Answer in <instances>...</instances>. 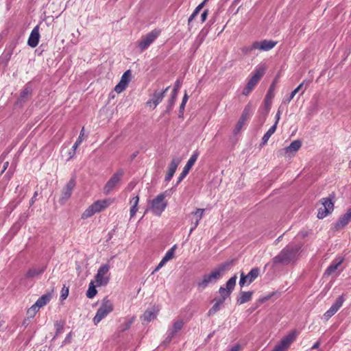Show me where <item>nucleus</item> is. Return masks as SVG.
I'll list each match as a JSON object with an SVG mask.
<instances>
[{"mask_svg":"<svg viewBox=\"0 0 351 351\" xmlns=\"http://www.w3.org/2000/svg\"><path fill=\"white\" fill-rule=\"evenodd\" d=\"M282 113V110H281V106L279 107L278 110V112L276 114V122L274 125H276V126L277 127V124L280 120V114Z\"/></svg>","mask_w":351,"mask_h":351,"instance_id":"obj_49","label":"nucleus"},{"mask_svg":"<svg viewBox=\"0 0 351 351\" xmlns=\"http://www.w3.org/2000/svg\"><path fill=\"white\" fill-rule=\"evenodd\" d=\"M112 203V200L110 199H103V200H98L93 204H92V206L96 213H99L101 210H104L107 207H108Z\"/></svg>","mask_w":351,"mask_h":351,"instance_id":"obj_28","label":"nucleus"},{"mask_svg":"<svg viewBox=\"0 0 351 351\" xmlns=\"http://www.w3.org/2000/svg\"><path fill=\"white\" fill-rule=\"evenodd\" d=\"M199 156V152L195 150L184 166L182 172L180 173L177 184H179L189 173Z\"/></svg>","mask_w":351,"mask_h":351,"instance_id":"obj_12","label":"nucleus"},{"mask_svg":"<svg viewBox=\"0 0 351 351\" xmlns=\"http://www.w3.org/2000/svg\"><path fill=\"white\" fill-rule=\"evenodd\" d=\"M223 303H224V301L219 300L218 298H215V304L208 311V315L211 316V315L215 314L218 311L220 310V308Z\"/></svg>","mask_w":351,"mask_h":351,"instance_id":"obj_33","label":"nucleus"},{"mask_svg":"<svg viewBox=\"0 0 351 351\" xmlns=\"http://www.w3.org/2000/svg\"><path fill=\"white\" fill-rule=\"evenodd\" d=\"M39 308L34 304L28 311L27 314L30 317H34L36 313L38 311Z\"/></svg>","mask_w":351,"mask_h":351,"instance_id":"obj_46","label":"nucleus"},{"mask_svg":"<svg viewBox=\"0 0 351 351\" xmlns=\"http://www.w3.org/2000/svg\"><path fill=\"white\" fill-rule=\"evenodd\" d=\"M37 196H38V192L36 191V192H34V195H33V197H32V199H31V200L29 202L30 206L34 204V203L35 202V200H36V198Z\"/></svg>","mask_w":351,"mask_h":351,"instance_id":"obj_54","label":"nucleus"},{"mask_svg":"<svg viewBox=\"0 0 351 351\" xmlns=\"http://www.w3.org/2000/svg\"><path fill=\"white\" fill-rule=\"evenodd\" d=\"M309 84V82H306V80H304L296 88H295L290 94V95L287 97L283 99L282 103L284 104H289L295 97V95L301 92L300 95H303L305 92L307 86Z\"/></svg>","mask_w":351,"mask_h":351,"instance_id":"obj_19","label":"nucleus"},{"mask_svg":"<svg viewBox=\"0 0 351 351\" xmlns=\"http://www.w3.org/2000/svg\"><path fill=\"white\" fill-rule=\"evenodd\" d=\"M191 217H192L191 220L196 221V217H194L193 216H191Z\"/></svg>","mask_w":351,"mask_h":351,"instance_id":"obj_64","label":"nucleus"},{"mask_svg":"<svg viewBox=\"0 0 351 351\" xmlns=\"http://www.w3.org/2000/svg\"><path fill=\"white\" fill-rule=\"evenodd\" d=\"M204 212L205 209L204 208H197L196 210L191 212L189 215V217L191 216L196 217V221H191V228L190 229L189 234H191L193 232V231H194L195 228L198 226L199 221H201L204 216Z\"/></svg>","mask_w":351,"mask_h":351,"instance_id":"obj_18","label":"nucleus"},{"mask_svg":"<svg viewBox=\"0 0 351 351\" xmlns=\"http://www.w3.org/2000/svg\"><path fill=\"white\" fill-rule=\"evenodd\" d=\"M181 86V82L179 80H176L171 97L168 100V105L167 106V112H169L174 105L178 92Z\"/></svg>","mask_w":351,"mask_h":351,"instance_id":"obj_22","label":"nucleus"},{"mask_svg":"<svg viewBox=\"0 0 351 351\" xmlns=\"http://www.w3.org/2000/svg\"><path fill=\"white\" fill-rule=\"evenodd\" d=\"M7 175L8 176V179H10V178L12 176V173H11L10 171L7 173Z\"/></svg>","mask_w":351,"mask_h":351,"instance_id":"obj_63","label":"nucleus"},{"mask_svg":"<svg viewBox=\"0 0 351 351\" xmlns=\"http://www.w3.org/2000/svg\"><path fill=\"white\" fill-rule=\"evenodd\" d=\"M232 265L233 261L224 262L213 269L210 274L204 275L202 279L197 282L198 290L203 291L209 285L215 284L223 276L226 271L231 268Z\"/></svg>","mask_w":351,"mask_h":351,"instance_id":"obj_1","label":"nucleus"},{"mask_svg":"<svg viewBox=\"0 0 351 351\" xmlns=\"http://www.w3.org/2000/svg\"><path fill=\"white\" fill-rule=\"evenodd\" d=\"M114 306L112 302L108 298H104L100 307L98 308L95 316L93 318V322L97 325L104 318H105L110 313L113 311Z\"/></svg>","mask_w":351,"mask_h":351,"instance_id":"obj_4","label":"nucleus"},{"mask_svg":"<svg viewBox=\"0 0 351 351\" xmlns=\"http://www.w3.org/2000/svg\"><path fill=\"white\" fill-rule=\"evenodd\" d=\"M110 267L108 265L105 264L101 265L95 277L97 286H104L108 284L109 278L106 276L108 272Z\"/></svg>","mask_w":351,"mask_h":351,"instance_id":"obj_10","label":"nucleus"},{"mask_svg":"<svg viewBox=\"0 0 351 351\" xmlns=\"http://www.w3.org/2000/svg\"><path fill=\"white\" fill-rule=\"evenodd\" d=\"M250 105L248 104L245 107L240 119L236 124L235 128L234 130V134H238L241 130L243 125L245 124V122L250 117Z\"/></svg>","mask_w":351,"mask_h":351,"instance_id":"obj_17","label":"nucleus"},{"mask_svg":"<svg viewBox=\"0 0 351 351\" xmlns=\"http://www.w3.org/2000/svg\"><path fill=\"white\" fill-rule=\"evenodd\" d=\"M131 71L130 70L126 71L121 76L120 82L128 86L131 80Z\"/></svg>","mask_w":351,"mask_h":351,"instance_id":"obj_40","label":"nucleus"},{"mask_svg":"<svg viewBox=\"0 0 351 351\" xmlns=\"http://www.w3.org/2000/svg\"><path fill=\"white\" fill-rule=\"evenodd\" d=\"M272 295H273V294H271V295H267V296H266V297L261 298H260V299H259V301H260L261 302H262V303H263V302H266L267 300H269V299L271 298V297L272 296Z\"/></svg>","mask_w":351,"mask_h":351,"instance_id":"obj_57","label":"nucleus"},{"mask_svg":"<svg viewBox=\"0 0 351 351\" xmlns=\"http://www.w3.org/2000/svg\"><path fill=\"white\" fill-rule=\"evenodd\" d=\"M40 34L39 27L36 25L32 31L28 38L27 44L31 47H36L39 42Z\"/></svg>","mask_w":351,"mask_h":351,"instance_id":"obj_23","label":"nucleus"},{"mask_svg":"<svg viewBox=\"0 0 351 351\" xmlns=\"http://www.w3.org/2000/svg\"><path fill=\"white\" fill-rule=\"evenodd\" d=\"M183 325L184 322L182 320H178L175 322L173 325V328L167 331V336L166 337L165 342H170L174 335L182 329Z\"/></svg>","mask_w":351,"mask_h":351,"instance_id":"obj_21","label":"nucleus"},{"mask_svg":"<svg viewBox=\"0 0 351 351\" xmlns=\"http://www.w3.org/2000/svg\"><path fill=\"white\" fill-rule=\"evenodd\" d=\"M302 146V143L300 140H295L291 142V143L284 148L282 152L285 154H295Z\"/></svg>","mask_w":351,"mask_h":351,"instance_id":"obj_24","label":"nucleus"},{"mask_svg":"<svg viewBox=\"0 0 351 351\" xmlns=\"http://www.w3.org/2000/svg\"><path fill=\"white\" fill-rule=\"evenodd\" d=\"M123 174L124 171L122 169H119L115 173H114L105 184L104 187V193L106 195L109 194L119 183Z\"/></svg>","mask_w":351,"mask_h":351,"instance_id":"obj_6","label":"nucleus"},{"mask_svg":"<svg viewBox=\"0 0 351 351\" xmlns=\"http://www.w3.org/2000/svg\"><path fill=\"white\" fill-rule=\"evenodd\" d=\"M296 337V332L293 331L285 337L274 347L271 351H287Z\"/></svg>","mask_w":351,"mask_h":351,"instance_id":"obj_8","label":"nucleus"},{"mask_svg":"<svg viewBox=\"0 0 351 351\" xmlns=\"http://www.w3.org/2000/svg\"><path fill=\"white\" fill-rule=\"evenodd\" d=\"M169 89V86H167L162 91H154L152 98L147 101V106L154 109L163 99L165 96L166 93Z\"/></svg>","mask_w":351,"mask_h":351,"instance_id":"obj_13","label":"nucleus"},{"mask_svg":"<svg viewBox=\"0 0 351 351\" xmlns=\"http://www.w3.org/2000/svg\"><path fill=\"white\" fill-rule=\"evenodd\" d=\"M275 84H276V80L271 84V86L265 95V99H264L265 108L267 111V113L270 110L272 99L274 97Z\"/></svg>","mask_w":351,"mask_h":351,"instance_id":"obj_20","label":"nucleus"},{"mask_svg":"<svg viewBox=\"0 0 351 351\" xmlns=\"http://www.w3.org/2000/svg\"><path fill=\"white\" fill-rule=\"evenodd\" d=\"M83 136H84V128L82 129L78 138L77 139V141H75V143H74V145L73 146V153L72 155L70 156V158H72L74 156L76 149L82 143V142L83 141V139H82Z\"/></svg>","mask_w":351,"mask_h":351,"instance_id":"obj_42","label":"nucleus"},{"mask_svg":"<svg viewBox=\"0 0 351 351\" xmlns=\"http://www.w3.org/2000/svg\"><path fill=\"white\" fill-rule=\"evenodd\" d=\"M206 1L207 0H204L202 3H201L199 5H198L196 7L195 10L192 13V14L189 18V20H188L189 26L191 25V23L192 22V21L195 18V16H197V15L199 14V11L202 9V8L204 7V3H206Z\"/></svg>","mask_w":351,"mask_h":351,"instance_id":"obj_38","label":"nucleus"},{"mask_svg":"<svg viewBox=\"0 0 351 351\" xmlns=\"http://www.w3.org/2000/svg\"><path fill=\"white\" fill-rule=\"evenodd\" d=\"M55 326H56V335L54 336V338L56 337H57L59 334L63 332V330H64V324H62V323H56L55 324Z\"/></svg>","mask_w":351,"mask_h":351,"instance_id":"obj_44","label":"nucleus"},{"mask_svg":"<svg viewBox=\"0 0 351 351\" xmlns=\"http://www.w3.org/2000/svg\"><path fill=\"white\" fill-rule=\"evenodd\" d=\"M237 279V275H234L228 280L226 285V288L223 287H221L219 288V293L220 295V298H219L218 299L225 302V300L230 297L232 291L234 290V287L236 285Z\"/></svg>","mask_w":351,"mask_h":351,"instance_id":"obj_7","label":"nucleus"},{"mask_svg":"<svg viewBox=\"0 0 351 351\" xmlns=\"http://www.w3.org/2000/svg\"><path fill=\"white\" fill-rule=\"evenodd\" d=\"M276 44V42L268 40H264L261 42L256 41L253 43L250 50L259 49L261 51H269L273 49Z\"/></svg>","mask_w":351,"mask_h":351,"instance_id":"obj_15","label":"nucleus"},{"mask_svg":"<svg viewBox=\"0 0 351 351\" xmlns=\"http://www.w3.org/2000/svg\"><path fill=\"white\" fill-rule=\"evenodd\" d=\"M47 268L46 265L40 267L38 268H30L26 273L25 277L29 279L34 278L35 277L39 276L43 274Z\"/></svg>","mask_w":351,"mask_h":351,"instance_id":"obj_29","label":"nucleus"},{"mask_svg":"<svg viewBox=\"0 0 351 351\" xmlns=\"http://www.w3.org/2000/svg\"><path fill=\"white\" fill-rule=\"evenodd\" d=\"M302 245L290 243L283 248L280 252L273 258L272 263L274 266L279 265H288L294 262L298 257Z\"/></svg>","mask_w":351,"mask_h":351,"instance_id":"obj_2","label":"nucleus"},{"mask_svg":"<svg viewBox=\"0 0 351 351\" xmlns=\"http://www.w3.org/2000/svg\"><path fill=\"white\" fill-rule=\"evenodd\" d=\"M241 350V346L240 345H235L233 346L230 351H240Z\"/></svg>","mask_w":351,"mask_h":351,"instance_id":"obj_58","label":"nucleus"},{"mask_svg":"<svg viewBox=\"0 0 351 351\" xmlns=\"http://www.w3.org/2000/svg\"><path fill=\"white\" fill-rule=\"evenodd\" d=\"M266 69L264 64L259 65L255 69L252 77L249 80L242 91L243 95L247 96L252 91L264 75Z\"/></svg>","mask_w":351,"mask_h":351,"instance_id":"obj_3","label":"nucleus"},{"mask_svg":"<svg viewBox=\"0 0 351 351\" xmlns=\"http://www.w3.org/2000/svg\"><path fill=\"white\" fill-rule=\"evenodd\" d=\"M165 195L161 193L152 201L151 208L154 215L160 216L167 207V203L165 201Z\"/></svg>","mask_w":351,"mask_h":351,"instance_id":"obj_5","label":"nucleus"},{"mask_svg":"<svg viewBox=\"0 0 351 351\" xmlns=\"http://www.w3.org/2000/svg\"><path fill=\"white\" fill-rule=\"evenodd\" d=\"M160 31L154 29L144 36H142L138 47L141 51H143L158 38Z\"/></svg>","mask_w":351,"mask_h":351,"instance_id":"obj_9","label":"nucleus"},{"mask_svg":"<svg viewBox=\"0 0 351 351\" xmlns=\"http://www.w3.org/2000/svg\"><path fill=\"white\" fill-rule=\"evenodd\" d=\"M260 274V269L258 267H254L251 271L245 275L248 284L252 283Z\"/></svg>","mask_w":351,"mask_h":351,"instance_id":"obj_34","label":"nucleus"},{"mask_svg":"<svg viewBox=\"0 0 351 351\" xmlns=\"http://www.w3.org/2000/svg\"><path fill=\"white\" fill-rule=\"evenodd\" d=\"M208 11L207 10H205L201 14V19H202V21L204 22L206 18H207V16H208Z\"/></svg>","mask_w":351,"mask_h":351,"instance_id":"obj_51","label":"nucleus"},{"mask_svg":"<svg viewBox=\"0 0 351 351\" xmlns=\"http://www.w3.org/2000/svg\"><path fill=\"white\" fill-rule=\"evenodd\" d=\"M165 263H166V262H163V260L162 259L161 261L160 262V263L157 265V267H156V269L153 271V273H154V272L157 271L158 270H159Z\"/></svg>","mask_w":351,"mask_h":351,"instance_id":"obj_52","label":"nucleus"},{"mask_svg":"<svg viewBox=\"0 0 351 351\" xmlns=\"http://www.w3.org/2000/svg\"><path fill=\"white\" fill-rule=\"evenodd\" d=\"M75 186V181L74 179H71L62 191L61 197L60 198V203L64 204L71 197L73 191Z\"/></svg>","mask_w":351,"mask_h":351,"instance_id":"obj_14","label":"nucleus"},{"mask_svg":"<svg viewBox=\"0 0 351 351\" xmlns=\"http://www.w3.org/2000/svg\"><path fill=\"white\" fill-rule=\"evenodd\" d=\"M321 202L324 208H319L318 210L317 217L319 219L324 218L328 213L333 210L334 208V203L331 198H322Z\"/></svg>","mask_w":351,"mask_h":351,"instance_id":"obj_11","label":"nucleus"},{"mask_svg":"<svg viewBox=\"0 0 351 351\" xmlns=\"http://www.w3.org/2000/svg\"><path fill=\"white\" fill-rule=\"evenodd\" d=\"M188 98H189V97H188V95H187V94L185 93V94H184V97H183V98H182V103H181V104H185V105H186V102H187V101H188Z\"/></svg>","mask_w":351,"mask_h":351,"instance_id":"obj_59","label":"nucleus"},{"mask_svg":"<svg viewBox=\"0 0 351 351\" xmlns=\"http://www.w3.org/2000/svg\"><path fill=\"white\" fill-rule=\"evenodd\" d=\"M5 323V321L3 319V317H2V315L0 314V331L1 330V328L3 326Z\"/></svg>","mask_w":351,"mask_h":351,"instance_id":"obj_60","label":"nucleus"},{"mask_svg":"<svg viewBox=\"0 0 351 351\" xmlns=\"http://www.w3.org/2000/svg\"><path fill=\"white\" fill-rule=\"evenodd\" d=\"M184 108H185V104H181L180 106V110H179V112H180L179 117H182L183 113H184Z\"/></svg>","mask_w":351,"mask_h":351,"instance_id":"obj_56","label":"nucleus"},{"mask_svg":"<svg viewBox=\"0 0 351 351\" xmlns=\"http://www.w3.org/2000/svg\"><path fill=\"white\" fill-rule=\"evenodd\" d=\"M132 322H133V320H132V319H131V320H130V321L127 322L125 324L124 326L121 328V330H122V331H125V330H126L129 329V328H130V326H131L132 324Z\"/></svg>","mask_w":351,"mask_h":351,"instance_id":"obj_50","label":"nucleus"},{"mask_svg":"<svg viewBox=\"0 0 351 351\" xmlns=\"http://www.w3.org/2000/svg\"><path fill=\"white\" fill-rule=\"evenodd\" d=\"M343 296H339L331 307L324 314L323 319L326 321L328 320L332 315H334L337 311L340 308L343 303Z\"/></svg>","mask_w":351,"mask_h":351,"instance_id":"obj_16","label":"nucleus"},{"mask_svg":"<svg viewBox=\"0 0 351 351\" xmlns=\"http://www.w3.org/2000/svg\"><path fill=\"white\" fill-rule=\"evenodd\" d=\"M68 293H69V289H66L65 290V291H64L62 290V294H61V298H62V300H64V299L66 298V297L68 296Z\"/></svg>","mask_w":351,"mask_h":351,"instance_id":"obj_55","label":"nucleus"},{"mask_svg":"<svg viewBox=\"0 0 351 351\" xmlns=\"http://www.w3.org/2000/svg\"><path fill=\"white\" fill-rule=\"evenodd\" d=\"M276 125H272L268 131L264 134L263 138H262V143L261 145H264L267 144L268 140L271 137V136L276 132Z\"/></svg>","mask_w":351,"mask_h":351,"instance_id":"obj_36","label":"nucleus"},{"mask_svg":"<svg viewBox=\"0 0 351 351\" xmlns=\"http://www.w3.org/2000/svg\"><path fill=\"white\" fill-rule=\"evenodd\" d=\"M351 221V208L348 212L341 216L338 221L335 223V228L339 229L346 226Z\"/></svg>","mask_w":351,"mask_h":351,"instance_id":"obj_30","label":"nucleus"},{"mask_svg":"<svg viewBox=\"0 0 351 351\" xmlns=\"http://www.w3.org/2000/svg\"><path fill=\"white\" fill-rule=\"evenodd\" d=\"M137 155H138V152H136L134 154H132L131 156V160H133L136 157Z\"/></svg>","mask_w":351,"mask_h":351,"instance_id":"obj_62","label":"nucleus"},{"mask_svg":"<svg viewBox=\"0 0 351 351\" xmlns=\"http://www.w3.org/2000/svg\"><path fill=\"white\" fill-rule=\"evenodd\" d=\"M94 214H95V212L92 206V205H90L87 209H86L84 210V212L82 213V219H87L88 217H90L91 216H93Z\"/></svg>","mask_w":351,"mask_h":351,"instance_id":"obj_43","label":"nucleus"},{"mask_svg":"<svg viewBox=\"0 0 351 351\" xmlns=\"http://www.w3.org/2000/svg\"><path fill=\"white\" fill-rule=\"evenodd\" d=\"M32 93V88L26 85L23 90L21 91L19 97L18 98L17 103L22 105L25 103L31 97Z\"/></svg>","mask_w":351,"mask_h":351,"instance_id":"obj_27","label":"nucleus"},{"mask_svg":"<svg viewBox=\"0 0 351 351\" xmlns=\"http://www.w3.org/2000/svg\"><path fill=\"white\" fill-rule=\"evenodd\" d=\"M71 337H72V332H70L66 337V338L64 339V340L62 342V345H64V344H66V343H71Z\"/></svg>","mask_w":351,"mask_h":351,"instance_id":"obj_48","label":"nucleus"},{"mask_svg":"<svg viewBox=\"0 0 351 351\" xmlns=\"http://www.w3.org/2000/svg\"><path fill=\"white\" fill-rule=\"evenodd\" d=\"M50 298V295H43L38 298V300L36 302L35 304L40 308V307L47 304L49 302Z\"/></svg>","mask_w":351,"mask_h":351,"instance_id":"obj_37","label":"nucleus"},{"mask_svg":"<svg viewBox=\"0 0 351 351\" xmlns=\"http://www.w3.org/2000/svg\"><path fill=\"white\" fill-rule=\"evenodd\" d=\"M253 295L252 291H241L239 296L237 299L239 304H243L251 300Z\"/></svg>","mask_w":351,"mask_h":351,"instance_id":"obj_31","label":"nucleus"},{"mask_svg":"<svg viewBox=\"0 0 351 351\" xmlns=\"http://www.w3.org/2000/svg\"><path fill=\"white\" fill-rule=\"evenodd\" d=\"M126 87H127V86H125V84H123L119 82L118 83V84H117L115 86L114 91L117 92V93H121L126 88Z\"/></svg>","mask_w":351,"mask_h":351,"instance_id":"obj_45","label":"nucleus"},{"mask_svg":"<svg viewBox=\"0 0 351 351\" xmlns=\"http://www.w3.org/2000/svg\"><path fill=\"white\" fill-rule=\"evenodd\" d=\"M8 165H9V162H8V161L5 162L3 163V169H2L1 171L0 172V176L5 172V171L8 169Z\"/></svg>","mask_w":351,"mask_h":351,"instance_id":"obj_53","label":"nucleus"},{"mask_svg":"<svg viewBox=\"0 0 351 351\" xmlns=\"http://www.w3.org/2000/svg\"><path fill=\"white\" fill-rule=\"evenodd\" d=\"M319 346V342L317 341L313 346L312 349H317Z\"/></svg>","mask_w":351,"mask_h":351,"instance_id":"obj_61","label":"nucleus"},{"mask_svg":"<svg viewBox=\"0 0 351 351\" xmlns=\"http://www.w3.org/2000/svg\"><path fill=\"white\" fill-rule=\"evenodd\" d=\"M176 248V245H173L170 250H169L164 257L162 258L163 262H167L169 260L172 259L174 256V252Z\"/></svg>","mask_w":351,"mask_h":351,"instance_id":"obj_41","label":"nucleus"},{"mask_svg":"<svg viewBox=\"0 0 351 351\" xmlns=\"http://www.w3.org/2000/svg\"><path fill=\"white\" fill-rule=\"evenodd\" d=\"M247 282V280L245 277V275L243 272H241V278L239 280V285L242 287L244 286V285Z\"/></svg>","mask_w":351,"mask_h":351,"instance_id":"obj_47","label":"nucleus"},{"mask_svg":"<svg viewBox=\"0 0 351 351\" xmlns=\"http://www.w3.org/2000/svg\"><path fill=\"white\" fill-rule=\"evenodd\" d=\"M97 293V291L95 288V285H94V282L91 281L86 291V296L88 298H93L96 295Z\"/></svg>","mask_w":351,"mask_h":351,"instance_id":"obj_39","label":"nucleus"},{"mask_svg":"<svg viewBox=\"0 0 351 351\" xmlns=\"http://www.w3.org/2000/svg\"><path fill=\"white\" fill-rule=\"evenodd\" d=\"M156 315L157 311H156L154 308H152V309L145 311L141 318L143 321L149 322L154 319L156 317Z\"/></svg>","mask_w":351,"mask_h":351,"instance_id":"obj_32","label":"nucleus"},{"mask_svg":"<svg viewBox=\"0 0 351 351\" xmlns=\"http://www.w3.org/2000/svg\"><path fill=\"white\" fill-rule=\"evenodd\" d=\"M180 160L178 158H174L171 160L169 167L168 168L167 173L165 176V180L169 182L171 180L172 177L173 176L177 167L180 163Z\"/></svg>","mask_w":351,"mask_h":351,"instance_id":"obj_26","label":"nucleus"},{"mask_svg":"<svg viewBox=\"0 0 351 351\" xmlns=\"http://www.w3.org/2000/svg\"><path fill=\"white\" fill-rule=\"evenodd\" d=\"M138 202H139V197L138 195L134 197L130 200V204L132 205L130 211V218H132L136 215V213L138 210L137 206H138Z\"/></svg>","mask_w":351,"mask_h":351,"instance_id":"obj_35","label":"nucleus"},{"mask_svg":"<svg viewBox=\"0 0 351 351\" xmlns=\"http://www.w3.org/2000/svg\"><path fill=\"white\" fill-rule=\"evenodd\" d=\"M343 261V257L339 256V257L336 258L335 260H333V261L332 262L330 265L326 269L324 274L326 276H330V275L334 274L337 271V269L339 268V267L341 265Z\"/></svg>","mask_w":351,"mask_h":351,"instance_id":"obj_25","label":"nucleus"}]
</instances>
